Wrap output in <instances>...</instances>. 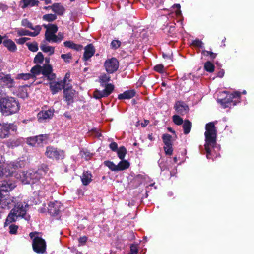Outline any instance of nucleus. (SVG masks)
Returning <instances> with one entry per match:
<instances>
[{"label": "nucleus", "mask_w": 254, "mask_h": 254, "mask_svg": "<svg viewBox=\"0 0 254 254\" xmlns=\"http://www.w3.org/2000/svg\"><path fill=\"white\" fill-rule=\"evenodd\" d=\"M49 168L48 166L45 164H42L38 166L37 170H30V177L32 181V187L33 189L40 191L44 188L41 180H43L44 177L47 173Z\"/></svg>", "instance_id": "obj_1"}, {"label": "nucleus", "mask_w": 254, "mask_h": 254, "mask_svg": "<svg viewBox=\"0 0 254 254\" xmlns=\"http://www.w3.org/2000/svg\"><path fill=\"white\" fill-rule=\"evenodd\" d=\"M15 100L14 97L7 96L1 99L0 102V110L1 113L8 116L15 112Z\"/></svg>", "instance_id": "obj_2"}, {"label": "nucleus", "mask_w": 254, "mask_h": 254, "mask_svg": "<svg viewBox=\"0 0 254 254\" xmlns=\"http://www.w3.org/2000/svg\"><path fill=\"white\" fill-rule=\"evenodd\" d=\"M36 234H38V232H32L29 234L30 238L33 239L32 248L35 253L43 254L46 251V243L42 238L39 236L35 237Z\"/></svg>", "instance_id": "obj_3"}, {"label": "nucleus", "mask_w": 254, "mask_h": 254, "mask_svg": "<svg viewBox=\"0 0 254 254\" xmlns=\"http://www.w3.org/2000/svg\"><path fill=\"white\" fill-rule=\"evenodd\" d=\"M205 129V143L217 144V129L214 123L211 122L206 124Z\"/></svg>", "instance_id": "obj_4"}, {"label": "nucleus", "mask_w": 254, "mask_h": 254, "mask_svg": "<svg viewBox=\"0 0 254 254\" xmlns=\"http://www.w3.org/2000/svg\"><path fill=\"white\" fill-rule=\"evenodd\" d=\"M16 220V209L15 207L12 209L7 216L4 223V227H8L9 232L11 234H16V226L12 224Z\"/></svg>", "instance_id": "obj_5"}, {"label": "nucleus", "mask_w": 254, "mask_h": 254, "mask_svg": "<svg viewBox=\"0 0 254 254\" xmlns=\"http://www.w3.org/2000/svg\"><path fill=\"white\" fill-rule=\"evenodd\" d=\"M104 66L108 74H112L117 71L119 67L118 60L114 57L106 60L104 64Z\"/></svg>", "instance_id": "obj_6"}, {"label": "nucleus", "mask_w": 254, "mask_h": 254, "mask_svg": "<svg viewBox=\"0 0 254 254\" xmlns=\"http://www.w3.org/2000/svg\"><path fill=\"white\" fill-rule=\"evenodd\" d=\"M45 155L48 158L52 159H63L64 157V152L52 146H48L46 148Z\"/></svg>", "instance_id": "obj_7"}, {"label": "nucleus", "mask_w": 254, "mask_h": 254, "mask_svg": "<svg viewBox=\"0 0 254 254\" xmlns=\"http://www.w3.org/2000/svg\"><path fill=\"white\" fill-rule=\"evenodd\" d=\"M64 98L67 105H70L74 102V97L75 91L72 89V86L69 84H67V87L64 88Z\"/></svg>", "instance_id": "obj_8"}, {"label": "nucleus", "mask_w": 254, "mask_h": 254, "mask_svg": "<svg viewBox=\"0 0 254 254\" xmlns=\"http://www.w3.org/2000/svg\"><path fill=\"white\" fill-rule=\"evenodd\" d=\"M0 84L11 89V92L14 94L15 91V88L14 87V81L9 75L0 73Z\"/></svg>", "instance_id": "obj_9"}, {"label": "nucleus", "mask_w": 254, "mask_h": 254, "mask_svg": "<svg viewBox=\"0 0 254 254\" xmlns=\"http://www.w3.org/2000/svg\"><path fill=\"white\" fill-rule=\"evenodd\" d=\"M29 205L25 202L17 203V220L19 218H24L26 220L30 219V216L26 215Z\"/></svg>", "instance_id": "obj_10"}, {"label": "nucleus", "mask_w": 254, "mask_h": 254, "mask_svg": "<svg viewBox=\"0 0 254 254\" xmlns=\"http://www.w3.org/2000/svg\"><path fill=\"white\" fill-rule=\"evenodd\" d=\"M172 136L169 134H164L162 136L163 142L165 144L163 149L166 155H171L173 153V144L172 142Z\"/></svg>", "instance_id": "obj_11"}, {"label": "nucleus", "mask_w": 254, "mask_h": 254, "mask_svg": "<svg viewBox=\"0 0 254 254\" xmlns=\"http://www.w3.org/2000/svg\"><path fill=\"white\" fill-rule=\"evenodd\" d=\"M41 74L47 79L50 81L55 79L56 75L55 73L53 72V67L49 64H44L41 66Z\"/></svg>", "instance_id": "obj_12"}, {"label": "nucleus", "mask_w": 254, "mask_h": 254, "mask_svg": "<svg viewBox=\"0 0 254 254\" xmlns=\"http://www.w3.org/2000/svg\"><path fill=\"white\" fill-rule=\"evenodd\" d=\"M13 189L11 184H9L7 182H4L2 183V186L0 188V192L1 193L0 196L3 197L2 199L5 202V203L8 205L9 204V200L7 199L8 196V192Z\"/></svg>", "instance_id": "obj_13"}, {"label": "nucleus", "mask_w": 254, "mask_h": 254, "mask_svg": "<svg viewBox=\"0 0 254 254\" xmlns=\"http://www.w3.org/2000/svg\"><path fill=\"white\" fill-rule=\"evenodd\" d=\"M14 171L13 165L12 167L10 165H5L0 162V178L10 176Z\"/></svg>", "instance_id": "obj_14"}, {"label": "nucleus", "mask_w": 254, "mask_h": 254, "mask_svg": "<svg viewBox=\"0 0 254 254\" xmlns=\"http://www.w3.org/2000/svg\"><path fill=\"white\" fill-rule=\"evenodd\" d=\"M217 102L220 103L224 108H230L237 104V101L233 100L230 94H227L226 97L223 99H218Z\"/></svg>", "instance_id": "obj_15"}, {"label": "nucleus", "mask_w": 254, "mask_h": 254, "mask_svg": "<svg viewBox=\"0 0 254 254\" xmlns=\"http://www.w3.org/2000/svg\"><path fill=\"white\" fill-rule=\"evenodd\" d=\"M61 203L58 201L51 202L48 205V212L51 216H58L61 212Z\"/></svg>", "instance_id": "obj_16"}, {"label": "nucleus", "mask_w": 254, "mask_h": 254, "mask_svg": "<svg viewBox=\"0 0 254 254\" xmlns=\"http://www.w3.org/2000/svg\"><path fill=\"white\" fill-rule=\"evenodd\" d=\"M174 108L177 113L181 115L186 114L189 110L188 106L184 102L181 101H177Z\"/></svg>", "instance_id": "obj_17"}, {"label": "nucleus", "mask_w": 254, "mask_h": 254, "mask_svg": "<svg viewBox=\"0 0 254 254\" xmlns=\"http://www.w3.org/2000/svg\"><path fill=\"white\" fill-rule=\"evenodd\" d=\"M95 51V48L92 43L89 44L86 46H85L84 48V52L82 58L83 61H87L94 55Z\"/></svg>", "instance_id": "obj_18"}, {"label": "nucleus", "mask_w": 254, "mask_h": 254, "mask_svg": "<svg viewBox=\"0 0 254 254\" xmlns=\"http://www.w3.org/2000/svg\"><path fill=\"white\" fill-rule=\"evenodd\" d=\"M50 89L53 95L56 94L62 89L64 90L65 87L61 82V81H53L49 83Z\"/></svg>", "instance_id": "obj_19"}, {"label": "nucleus", "mask_w": 254, "mask_h": 254, "mask_svg": "<svg viewBox=\"0 0 254 254\" xmlns=\"http://www.w3.org/2000/svg\"><path fill=\"white\" fill-rule=\"evenodd\" d=\"M53 115V112L51 110L42 111L38 113L37 119L40 122H42L47 119L52 118Z\"/></svg>", "instance_id": "obj_20"}, {"label": "nucleus", "mask_w": 254, "mask_h": 254, "mask_svg": "<svg viewBox=\"0 0 254 254\" xmlns=\"http://www.w3.org/2000/svg\"><path fill=\"white\" fill-rule=\"evenodd\" d=\"M30 171H22L19 174V180L23 184H31L32 181L31 177H30Z\"/></svg>", "instance_id": "obj_21"}, {"label": "nucleus", "mask_w": 254, "mask_h": 254, "mask_svg": "<svg viewBox=\"0 0 254 254\" xmlns=\"http://www.w3.org/2000/svg\"><path fill=\"white\" fill-rule=\"evenodd\" d=\"M136 92L135 90H129L125 91L123 93L118 95V98L120 100L129 99L135 96Z\"/></svg>", "instance_id": "obj_22"}, {"label": "nucleus", "mask_w": 254, "mask_h": 254, "mask_svg": "<svg viewBox=\"0 0 254 254\" xmlns=\"http://www.w3.org/2000/svg\"><path fill=\"white\" fill-rule=\"evenodd\" d=\"M52 10L59 15H63L65 12L64 7L60 3H55L51 6Z\"/></svg>", "instance_id": "obj_23"}, {"label": "nucleus", "mask_w": 254, "mask_h": 254, "mask_svg": "<svg viewBox=\"0 0 254 254\" xmlns=\"http://www.w3.org/2000/svg\"><path fill=\"white\" fill-rule=\"evenodd\" d=\"M64 46L77 51H80L82 50V45L74 43L72 41H66L64 43Z\"/></svg>", "instance_id": "obj_24"}, {"label": "nucleus", "mask_w": 254, "mask_h": 254, "mask_svg": "<svg viewBox=\"0 0 254 254\" xmlns=\"http://www.w3.org/2000/svg\"><path fill=\"white\" fill-rule=\"evenodd\" d=\"M92 175L89 171H84L81 179L83 185L87 186L92 181Z\"/></svg>", "instance_id": "obj_25"}, {"label": "nucleus", "mask_w": 254, "mask_h": 254, "mask_svg": "<svg viewBox=\"0 0 254 254\" xmlns=\"http://www.w3.org/2000/svg\"><path fill=\"white\" fill-rule=\"evenodd\" d=\"M9 133V126L7 124H0V138H5Z\"/></svg>", "instance_id": "obj_26"}, {"label": "nucleus", "mask_w": 254, "mask_h": 254, "mask_svg": "<svg viewBox=\"0 0 254 254\" xmlns=\"http://www.w3.org/2000/svg\"><path fill=\"white\" fill-rule=\"evenodd\" d=\"M183 124V128L185 134H189L191 130L192 123L189 120H185Z\"/></svg>", "instance_id": "obj_27"}, {"label": "nucleus", "mask_w": 254, "mask_h": 254, "mask_svg": "<svg viewBox=\"0 0 254 254\" xmlns=\"http://www.w3.org/2000/svg\"><path fill=\"white\" fill-rule=\"evenodd\" d=\"M129 162L126 160H122L117 165V171H123L129 167Z\"/></svg>", "instance_id": "obj_28"}, {"label": "nucleus", "mask_w": 254, "mask_h": 254, "mask_svg": "<svg viewBox=\"0 0 254 254\" xmlns=\"http://www.w3.org/2000/svg\"><path fill=\"white\" fill-rule=\"evenodd\" d=\"M41 65L39 64H36L32 67L30 70L32 78L33 79L35 78L37 75L41 74Z\"/></svg>", "instance_id": "obj_29"}, {"label": "nucleus", "mask_w": 254, "mask_h": 254, "mask_svg": "<svg viewBox=\"0 0 254 254\" xmlns=\"http://www.w3.org/2000/svg\"><path fill=\"white\" fill-rule=\"evenodd\" d=\"M3 44L11 52H14L15 50V44L14 42L10 39L4 40Z\"/></svg>", "instance_id": "obj_30"}, {"label": "nucleus", "mask_w": 254, "mask_h": 254, "mask_svg": "<svg viewBox=\"0 0 254 254\" xmlns=\"http://www.w3.org/2000/svg\"><path fill=\"white\" fill-rule=\"evenodd\" d=\"M217 144L205 143L204 147L207 159L211 158V148H214Z\"/></svg>", "instance_id": "obj_31"}, {"label": "nucleus", "mask_w": 254, "mask_h": 254, "mask_svg": "<svg viewBox=\"0 0 254 254\" xmlns=\"http://www.w3.org/2000/svg\"><path fill=\"white\" fill-rule=\"evenodd\" d=\"M104 87H105V89L103 90V91L107 97L112 93L115 88L114 85L111 83L104 85Z\"/></svg>", "instance_id": "obj_32"}, {"label": "nucleus", "mask_w": 254, "mask_h": 254, "mask_svg": "<svg viewBox=\"0 0 254 254\" xmlns=\"http://www.w3.org/2000/svg\"><path fill=\"white\" fill-rule=\"evenodd\" d=\"M118 157L121 159L123 160L127 153V150L126 147L124 146L120 147L117 150Z\"/></svg>", "instance_id": "obj_33"}, {"label": "nucleus", "mask_w": 254, "mask_h": 254, "mask_svg": "<svg viewBox=\"0 0 254 254\" xmlns=\"http://www.w3.org/2000/svg\"><path fill=\"white\" fill-rule=\"evenodd\" d=\"M204 68L207 72L212 73L215 70V66L212 62L208 61L204 64Z\"/></svg>", "instance_id": "obj_34"}, {"label": "nucleus", "mask_w": 254, "mask_h": 254, "mask_svg": "<svg viewBox=\"0 0 254 254\" xmlns=\"http://www.w3.org/2000/svg\"><path fill=\"white\" fill-rule=\"evenodd\" d=\"M111 80V77L106 74L102 75L99 78V81L101 86L104 87V85L108 84V82Z\"/></svg>", "instance_id": "obj_35"}, {"label": "nucleus", "mask_w": 254, "mask_h": 254, "mask_svg": "<svg viewBox=\"0 0 254 254\" xmlns=\"http://www.w3.org/2000/svg\"><path fill=\"white\" fill-rule=\"evenodd\" d=\"M44 60L43 54L39 52H38L34 58V63L36 64H39L43 63Z\"/></svg>", "instance_id": "obj_36"}, {"label": "nucleus", "mask_w": 254, "mask_h": 254, "mask_svg": "<svg viewBox=\"0 0 254 254\" xmlns=\"http://www.w3.org/2000/svg\"><path fill=\"white\" fill-rule=\"evenodd\" d=\"M57 18V15L55 14H47L44 15L42 17L43 20L51 22L55 21Z\"/></svg>", "instance_id": "obj_37"}, {"label": "nucleus", "mask_w": 254, "mask_h": 254, "mask_svg": "<svg viewBox=\"0 0 254 254\" xmlns=\"http://www.w3.org/2000/svg\"><path fill=\"white\" fill-rule=\"evenodd\" d=\"M41 49L45 53H49V55H52L54 53V47L49 46H46L43 44L40 46Z\"/></svg>", "instance_id": "obj_38"}, {"label": "nucleus", "mask_w": 254, "mask_h": 254, "mask_svg": "<svg viewBox=\"0 0 254 254\" xmlns=\"http://www.w3.org/2000/svg\"><path fill=\"white\" fill-rule=\"evenodd\" d=\"M17 95L21 98H25L28 97L27 90L25 87H20L18 89V94Z\"/></svg>", "instance_id": "obj_39"}, {"label": "nucleus", "mask_w": 254, "mask_h": 254, "mask_svg": "<svg viewBox=\"0 0 254 254\" xmlns=\"http://www.w3.org/2000/svg\"><path fill=\"white\" fill-rule=\"evenodd\" d=\"M58 27L57 25L54 24H49L48 28H47V30H46L45 32V34H55L58 31Z\"/></svg>", "instance_id": "obj_40"}, {"label": "nucleus", "mask_w": 254, "mask_h": 254, "mask_svg": "<svg viewBox=\"0 0 254 254\" xmlns=\"http://www.w3.org/2000/svg\"><path fill=\"white\" fill-rule=\"evenodd\" d=\"M45 37L46 40L49 42L52 41L54 42H56L58 40L57 36L55 34H45Z\"/></svg>", "instance_id": "obj_41"}, {"label": "nucleus", "mask_w": 254, "mask_h": 254, "mask_svg": "<svg viewBox=\"0 0 254 254\" xmlns=\"http://www.w3.org/2000/svg\"><path fill=\"white\" fill-rule=\"evenodd\" d=\"M104 165L108 167L112 171H117V167L113 162L109 160L105 161L104 162Z\"/></svg>", "instance_id": "obj_42"}, {"label": "nucleus", "mask_w": 254, "mask_h": 254, "mask_svg": "<svg viewBox=\"0 0 254 254\" xmlns=\"http://www.w3.org/2000/svg\"><path fill=\"white\" fill-rule=\"evenodd\" d=\"M26 44L29 50L32 52H37L38 50V44L36 42H34L33 43H26Z\"/></svg>", "instance_id": "obj_43"}, {"label": "nucleus", "mask_w": 254, "mask_h": 254, "mask_svg": "<svg viewBox=\"0 0 254 254\" xmlns=\"http://www.w3.org/2000/svg\"><path fill=\"white\" fill-rule=\"evenodd\" d=\"M35 142L37 145H40L42 144L44 141L47 139L46 135H39L35 136Z\"/></svg>", "instance_id": "obj_44"}, {"label": "nucleus", "mask_w": 254, "mask_h": 254, "mask_svg": "<svg viewBox=\"0 0 254 254\" xmlns=\"http://www.w3.org/2000/svg\"><path fill=\"white\" fill-rule=\"evenodd\" d=\"M201 54L205 56H209L210 59L214 60L216 58L217 56V54L213 53L211 51H206L205 50H203L201 52Z\"/></svg>", "instance_id": "obj_45"}, {"label": "nucleus", "mask_w": 254, "mask_h": 254, "mask_svg": "<svg viewBox=\"0 0 254 254\" xmlns=\"http://www.w3.org/2000/svg\"><path fill=\"white\" fill-rule=\"evenodd\" d=\"M93 96L95 98L97 99H100L103 97H106L105 93L102 91H99L98 90H96L94 91Z\"/></svg>", "instance_id": "obj_46"}, {"label": "nucleus", "mask_w": 254, "mask_h": 254, "mask_svg": "<svg viewBox=\"0 0 254 254\" xmlns=\"http://www.w3.org/2000/svg\"><path fill=\"white\" fill-rule=\"evenodd\" d=\"M172 119L174 124L178 126L182 125L184 122L183 119L177 115H173Z\"/></svg>", "instance_id": "obj_47"}, {"label": "nucleus", "mask_w": 254, "mask_h": 254, "mask_svg": "<svg viewBox=\"0 0 254 254\" xmlns=\"http://www.w3.org/2000/svg\"><path fill=\"white\" fill-rule=\"evenodd\" d=\"M27 156L26 155L22 156L21 159H19V161L17 162V168L19 167L22 168L24 167L27 163Z\"/></svg>", "instance_id": "obj_48"}, {"label": "nucleus", "mask_w": 254, "mask_h": 254, "mask_svg": "<svg viewBox=\"0 0 254 254\" xmlns=\"http://www.w3.org/2000/svg\"><path fill=\"white\" fill-rule=\"evenodd\" d=\"M34 30V32H29V36L35 37L37 36L40 32L41 30V27L39 25H37L35 27H34V29H33Z\"/></svg>", "instance_id": "obj_49"}, {"label": "nucleus", "mask_w": 254, "mask_h": 254, "mask_svg": "<svg viewBox=\"0 0 254 254\" xmlns=\"http://www.w3.org/2000/svg\"><path fill=\"white\" fill-rule=\"evenodd\" d=\"M121 42L118 40H113L111 43V48L112 49L116 50L120 47Z\"/></svg>", "instance_id": "obj_50"}, {"label": "nucleus", "mask_w": 254, "mask_h": 254, "mask_svg": "<svg viewBox=\"0 0 254 254\" xmlns=\"http://www.w3.org/2000/svg\"><path fill=\"white\" fill-rule=\"evenodd\" d=\"M30 78H32L31 73H21L17 75V79H18L28 80Z\"/></svg>", "instance_id": "obj_51"}, {"label": "nucleus", "mask_w": 254, "mask_h": 254, "mask_svg": "<svg viewBox=\"0 0 254 254\" xmlns=\"http://www.w3.org/2000/svg\"><path fill=\"white\" fill-rule=\"evenodd\" d=\"M61 57L66 63H69V60H71L72 58V54L70 53L67 54H62Z\"/></svg>", "instance_id": "obj_52"}, {"label": "nucleus", "mask_w": 254, "mask_h": 254, "mask_svg": "<svg viewBox=\"0 0 254 254\" xmlns=\"http://www.w3.org/2000/svg\"><path fill=\"white\" fill-rule=\"evenodd\" d=\"M138 252L137 245L132 244L130 246V254H137Z\"/></svg>", "instance_id": "obj_53"}, {"label": "nucleus", "mask_w": 254, "mask_h": 254, "mask_svg": "<svg viewBox=\"0 0 254 254\" xmlns=\"http://www.w3.org/2000/svg\"><path fill=\"white\" fill-rule=\"evenodd\" d=\"M203 43L199 39H196L192 42L191 45L199 48H202L203 47Z\"/></svg>", "instance_id": "obj_54"}, {"label": "nucleus", "mask_w": 254, "mask_h": 254, "mask_svg": "<svg viewBox=\"0 0 254 254\" xmlns=\"http://www.w3.org/2000/svg\"><path fill=\"white\" fill-rule=\"evenodd\" d=\"M22 25L23 26L27 27L31 29H33L34 27L32 24L27 19H24L22 21Z\"/></svg>", "instance_id": "obj_55"}, {"label": "nucleus", "mask_w": 254, "mask_h": 254, "mask_svg": "<svg viewBox=\"0 0 254 254\" xmlns=\"http://www.w3.org/2000/svg\"><path fill=\"white\" fill-rule=\"evenodd\" d=\"M154 70L159 73H163L164 72V66L162 64H157L154 67Z\"/></svg>", "instance_id": "obj_56"}, {"label": "nucleus", "mask_w": 254, "mask_h": 254, "mask_svg": "<svg viewBox=\"0 0 254 254\" xmlns=\"http://www.w3.org/2000/svg\"><path fill=\"white\" fill-rule=\"evenodd\" d=\"M35 139V136L29 137L27 138L26 142L28 145L34 146L36 145Z\"/></svg>", "instance_id": "obj_57"}, {"label": "nucleus", "mask_w": 254, "mask_h": 254, "mask_svg": "<svg viewBox=\"0 0 254 254\" xmlns=\"http://www.w3.org/2000/svg\"><path fill=\"white\" fill-rule=\"evenodd\" d=\"M70 77V72H67L63 80H62L61 81V82L64 85L65 87H67L66 82L67 80L69 79V78Z\"/></svg>", "instance_id": "obj_58"}, {"label": "nucleus", "mask_w": 254, "mask_h": 254, "mask_svg": "<svg viewBox=\"0 0 254 254\" xmlns=\"http://www.w3.org/2000/svg\"><path fill=\"white\" fill-rule=\"evenodd\" d=\"M172 7L173 8L177 9V10L175 11V13L177 16H179L181 14V11L180 10L181 5L180 4H175L172 6Z\"/></svg>", "instance_id": "obj_59"}, {"label": "nucleus", "mask_w": 254, "mask_h": 254, "mask_svg": "<svg viewBox=\"0 0 254 254\" xmlns=\"http://www.w3.org/2000/svg\"><path fill=\"white\" fill-rule=\"evenodd\" d=\"M175 27L174 26H170L168 30V33L170 36L173 37L175 34Z\"/></svg>", "instance_id": "obj_60"}, {"label": "nucleus", "mask_w": 254, "mask_h": 254, "mask_svg": "<svg viewBox=\"0 0 254 254\" xmlns=\"http://www.w3.org/2000/svg\"><path fill=\"white\" fill-rule=\"evenodd\" d=\"M110 148L114 152H116L118 149V144L115 142H111L109 145Z\"/></svg>", "instance_id": "obj_61"}, {"label": "nucleus", "mask_w": 254, "mask_h": 254, "mask_svg": "<svg viewBox=\"0 0 254 254\" xmlns=\"http://www.w3.org/2000/svg\"><path fill=\"white\" fill-rule=\"evenodd\" d=\"M88 240V238L86 236L80 237L78 239V242L81 245H85Z\"/></svg>", "instance_id": "obj_62"}, {"label": "nucleus", "mask_w": 254, "mask_h": 254, "mask_svg": "<svg viewBox=\"0 0 254 254\" xmlns=\"http://www.w3.org/2000/svg\"><path fill=\"white\" fill-rule=\"evenodd\" d=\"M241 93L239 91H235L233 93L230 94L233 99L235 98L240 99L241 97Z\"/></svg>", "instance_id": "obj_63"}, {"label": "nucleus", "mask_w": 254, "mask_h": 254, "mask_svg": "<svg viewBox=\"0 0 254 254\" xmlns=\"http://www.w3.org/2000/svg\"><path fill=\"white\" fill-rule=\"evenodd\" d=\"M29 39L30 38L27 37L20 38L17 40V43L19 44H23Z\"/></svg>", "instance_id": "obj_64"}]
</instances>
